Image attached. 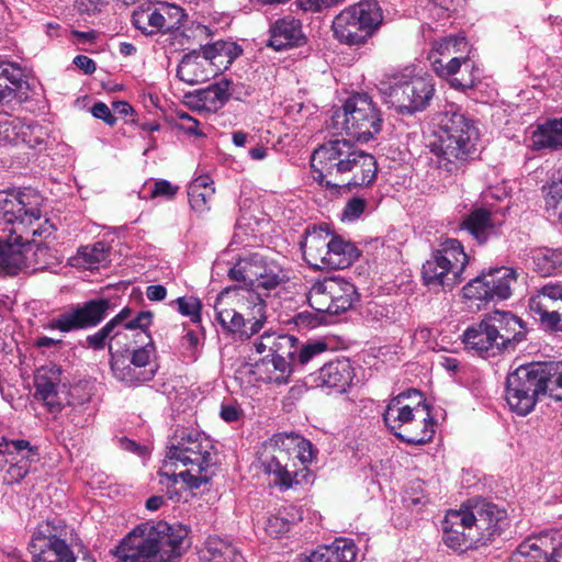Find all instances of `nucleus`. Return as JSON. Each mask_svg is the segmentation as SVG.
Listing matches in <instances>:
<instances>
[{"label": "nucleus", "mask_w": 562, "mask_h": 562, "mask_svg": "<svg viewBox=\"0 0 562 562\" xmlns=\"http://www.w3.org/2000/svg\"><path fill=\"white\" fill-rule=\"evenodd\" d=\"M43 198L38 192L26 189L19 192L0 191V226L10 234L0 239V276H15L33 266V245L24 235L47 238L54 231L49 220L42 222Z\"/></svg>", "instance_id": "1"}, {"label": "nucleus", "mask_w": 562, "mask_h": 562, "mask_svg": "<svg viewBox=\"0 0 562 562\" xmlns=\"http://www.w3.org/2000/svg\"><path fill=\"white\" fill-rule=\"evenodd\" d=\"M436 137L431 151L438 168L449 175L458 173L476 154L480 131L476 122L457 104H447L435 117Z\"/></svg>", "instance_id": "2"}, {"label": "nucleus", "mask_w": 562, "mask_h": 562, "mask_svg": "<svg viewBox=\"0 0 562 562\" xmlns=\"http://www.w3.org/2000/svg\"><path fill=\"white\" fill-rule=\"evenodd\" d=\"M215 464L212 440L204 434L182 430L176 436L166 454L165 469L161 474L173 483L179 479L189 488H199L212 476L210 469Z\"/></svg>", "instance_id": "3"}, {"label": "nucleus", "mask_w": 562, "mask_h": 562, "mask_svg": "<svg viewBox=\"0 0 562 562\" xmlns=\"http://www.w3.org/2000/svg\"><path fill=\"white\" fill-rule=\"evenodd\" d=\"M312 459V445L294 434H278L259 454L263 471L281 491L293 488L307 476L303 464Z\"/></svg>", "instance_id": "4"}, {"label": "nucleus", "mask_w": 562, "mask_h": 562, "mask_svg": "<svg viewBox=\"0 0 562 562\" xmlns=\"http://www.w3.org/2000/svg\"><path fill=\"white\" fill-rule=\"evenodd\" d=\"M216 319L222 328L247 340L267 322V305L261 294L249 289L222 291L215 301Z\"/></svg>", "instance_id": "5"}, {"label": "nucleus", "mask_w": 562, "mask_h": 562, "mask_svg": "<svg viewBox=\"0 0 562 562\" xmlns=\"http://www.w3.org/2000/svg\"><path fill=\"white\" fill-rule=\"evenodd\" d=\"M183 539V531L165 521L151 526L146 535L133 530L116 548V562H172L181 554Z\"/></svg>", "instance_id": "6"}, {"label": "nucleus", "mask_w": 562, "mask_h": 562, "mask_svg": "<svg viewBox=\"0 0 562 562\" xmlns=\"http://www.w3.org/2000/svg\"><path fill=\"white\" fill-rule=\"evenodd\" d=\"M470 52L465 37L450 35L434 42L428 59L439 77L450 78L453 88L467 90L472 89L477 79Z\"/></svg>", "instance_id": "7"}, {"label": "nucleus", "mask_w": 562, "mask_h": 562, "mask_svg": "<svg viewBox=\"0 0 562 562\" xmlns=\"http://www.w3.org/2000/svg\"><path fill=\"white\" fill-rule=\"evenodd\" d=\"M468 263L469 256L461 241L446 238L423 265V283L435 292L452 290L463 281Z\"/></svg>", "instance_id": "8"}, {"label": "nucleus", "mask_w": 562, "mask_h": 562, "mask_svg": "<svg viewBox=\"0 0 562 562\" xmlns=\"http://www.w3.org/2000/svg\"><path fill=\"white\" fill-rule=\"evenodd\" d=\"M383 119L376 104L367 93H357L346 100L331 116L333 127L358 142L367 143L382 130Z\"/></svg>", "instance_id": "9"}, {"label": "nucleus", "mask_w": 562, "mask_h": 562, "mask_svg": "<svg viewBox=\"0 0 562 562\" xmlns=\"http://www.w3.org/2000/svg\"><path fill=\"white\" fill-rule=\"evenodd\" d=\"M383 15L374 0L360 1L349 5L337 14L333 21L334 36L346 45L364 44L368 36L380 26Z\"/></svg>", "instance_id": "10"}, {"label": "nucleus", "mask_w": 562, "mask_h": 562, "mask_svg": "<svg viewBox=\"0 0 562 562\" xmlns=\"http://www.w3.org/2000/svg\"><path fill=\"white\" fill-rule=\"evenodd\" d=\"M359 148L345 138L330 139L316 148L311 157L312 177L319 186L337 191L340 184L330 178H344L352 156Z\"/></svg>", "instance_id": "11"}, {"label": "nucleus", "mask_w": 562, "mask_h": 562, "mask_svg": "<svg viewBox=\"0 0 562 562\" xmlns=\"http://www.w3.org/2000/svg\"><path fill=\"white\" fill-rule=\"evenodd\" d=\"M139 345L125 356L110 359V366L115 379L132 386L151 381L157 373L156 346L149 333L139 334Z\"/></svg>", "instance_id": "12"}, {"label": "nucleus", "mask_w": 562, "mask_h": 562, "mask_svg": "<svg viewBox=\"0 0 562 562\" xmlns=\"http://www.w3.org/2000/svg\"><path fill=\"white\" fill-rule=\"evenodd\" d=\"M34 397L45 405L47 411L57 415L65 406L82 404L85 400L77 401L75 392L78 387H70L57 364H46L38 368L34 375Z\"/></svg>", "instance_id": "13"}, {"label": "nucleus", "mask_w": 562, "mask_h": 562, "mask_svg": "<svg viewBox=\"0 0 562 562\" xmlns=\"http://www.w3.org/2000/svg\"><path fill=\"white\" fill-rule=\"evenodd\" d=\"M358 300L356 286L340 278H326L314 283L307 294L310 306L318 313L337 315Z\"/></svg>", "instance_id": "14"}, {"label": "nucleus", "mask_w": 562, "mask_h": 562, "mask_svg": "<svg viewBox=\"0 0 562 562\" xmlns=\"http://www.w3.org/2000/svg\"><path fill=\"white\" fill-rule=\"evenodd\" d=\"M431 78L415 76L394 77V82L389 87L390 103L401 114H414L425 110L434 95Z\"/></svg>", "instance_id": "15"}, {"label": "nucleus", "mask_w": 562, "mask_h": 562, "mask_svg": "<svg viewBox=\"0 0 562 562\" xmlns=\"http://www.w3.org/2000/svg\"><path fill=\"white\" fill-rule=\"evenodd\" d=\"M517 281L516 270L501 267L482 273L463 286V295L470 300H506L512 295V286Z\"/></svg>", "instance_id": "16"}, {"label": "nucleus", "mask_w": 562, "mask_h": 562, "mask_svg": "<svg viewBox=\"0 0 562 562\" xmlns=\"http://www.w3.org/2000/svg\"><path fill=\"white\" fill-rule=\"evenodd\" d=\"M464 509H467V518L471 526L470 530L476 533L477 546L492 541L507 526L506 512L495 504L477 501Z\"/></svg>", "instance_id": "17"}, {"label": "nucleus", "mask_w": 562, "mask_h": 562, "mask_svg": "<svg viewBox=\"0 0 562 562\" xmlns=\"http://www.w3.org/2000/svg\"><path fill=\"white\" fill-rule=\"evenodd\" d=\"M110 310L111 303L109 300H91L53 318L48 324V328L68 333L93 327L105 318Z\"/></svg>", "instance_id": "18"}, {"label": "nucleus", "mask_w": 562, "mask_h": 562, "mask_svg": "<svg viewBox=\"0 0 562 562\" xmlns=\"http://www.w3.org/2000/svg\"><path fill=\"white\" fill-rule=\"evenodd\" d=\"M509 562H562V532L531 537L520 543Z\"/></svg>", "instance_id": "19"}, {"label": "nucleus", "mask_w": 562, "mask_h": 562, "mask_svg": "<svg viewBox=\"0 0 562 562\" xmlns=\"http://www.w3.org/2000/svg\"><path fill=\"white\" fill-rule=\"evenodd\" d=\"M184 13L178 5H166L161 9H142L133 14V24L142 33L151 35L158 32H167L179 29Z\"/></svg>", "instance_id": "20"}, {"label": "nucleus", "mask_w": 562, "mask_h": 562, "mask_svg": "<svg viewBox=\"0 0 562 562\" xmlns=\"http://www.w3.org/2000/svg\"><path fill=\"white\" fill-rule=\"evenodd\" d=\"M415 403V414L405 426L397 432L396 437L402 441L422 446L429 442L435 435V422L431 417L428 406L423 403V395L418 391H413Z\"/></svg>", "instance_id": "21"}, {"label": "nucleus", "mask_w": 562, "mask_h": 562, "mask_svg": "<svg viewBox=\"0 0 562 562\" xmlns=\"http://www.w3.org/2000/svg\"><path fill=\"white\" fill-rule=\"evenodd\" d=\"M471 526L467 518V509L449 510L442 521L445 543L459 551H465L477 547L476 533L470 530Z\"/></svg>", "instance_id": "22"}, {"label": "nucleus", "mask_w": 562, "mask_h": 562, "mask_svg": "<svg viewBox=\"0 0 562 562\" xmlns=\"http://www.w3.org/2000/svg\"><path fill=\"white\" fill-rule=\"evenodd\" d=\"M462 341L467 349L482 358L495 357L503 351L496 330L492 328L486 316L464 330Z\"/></svg>", "instance_id": "23"}, {"label": "nucleus", "mask_w": 562, "mask_h": 562, "mask_svg": "<svg viewBox=\"0 0 562 562\" xmlns=\"http://www.w3.org/2000/svg\"><path fill=\"white\" fill-rule=\"evenodd\" d=\"M269 34L267 46L274 50L299 47L306 42L301 21L293 16L276 20L270 24Z\"/></svg>", "instance_id": "24"}, {"label": "nucleus", "mask_w": 562, "mask_h": 562, "mask_svg": "<svg viewBox=\"0 0 562 562\" xmlns=\"http://www.w3.org/2000/svg\"><path fill=\"white\" fill-rule=\"evenodd\" d=\"M331 241L333 235L328 229L322 227L307 228L301 244L306 262L315 269H326Z\"/></svg>", "instance_id": "25"}, {"label": "nucleus", "mask_w": 562, "mask_h": 562, "mask_svg": "<svg viewBox=\"0 0 562 562\" xmlns=\"http://www.w3.org/2000/svg\"><path fill=\"white\" fill-rule=\"evenodd\" d=\"M501 222L485 207H475L467 214L460 228L468 232L479 244L484 245L499 233Z\"/></svg>", "instance_id": "26"}, {"label": "nucleus", "mask_w": 562, "mask_h": 562, "mask_svg": "<svg viewBox=\"0 0 562 562\" xmlns=\"http://www.w3.org/2000/svg\"><path fill=\"white\" fill-rule=\"evenodd\" d=\"M502 350L514 349L525 338L522 321L510 312L494 311L486 315Z\"/></svg>", "instance_id": "27"}, {"label": "nucleus", "mask_w": 562, "mask_h": 562, "mask_svg": "<svg viewBox=\"0 0 562 562\" xmlns=\"http://www.w3.org/2000/svg\"><path fill=\"white\" fill-rule=\"evenodd\" d=\"M30 552L34 562H64L72 551L64 539L38 531L32 537Z\"/></svg>", "instance_id": "28"}, {"label": "nucleus", "mask_w": 562, "mask_h": 562, "mask_svg": "<svg viewBox=\"0 0 562 562\" xmlns=\"http://www.w3.org/2000/svg\"><path fill=\"white\" fill-rule=\"evenodd\" d=\"M355 376V370L349 359L337 358L326 362L316 373L314 381L317 386L336 389L346 392Z\"/></svg>", "instance_id": "29"}, {"label": "nucleus", "mask_w": 562, "mask_h": 562, "mask_svg": "<svg viewBox=\"0 0 562 562\" xmlns=\"http://www.w3.org/2000/svg\"><path fill=\"white\" fill-rule=\"evenodd\" d=\"M414 390L400 393L392 397L383 413L385 426L396 436L408 419L415 414Z\"/></svg>", "instance_id": "30"}, {"label": "nucleus", "mask_w": 562, "mask_h": 562, "mask_svg": "<svg viewBox=\"0 0 562 562\" xmlns=\"http://www.w3.org/2000/svg\"><path fill=\"white\" fill-rule=\"evenodd\" d=\"M378 172V166L375 158L363 151L359 150L346 169V176L339 178L341 187H362L371 184Z\"/></svg>", "instance_id": "31"}, {"label": "nucleus", "mask_w": 562, "mask_h": 562, "mask_svg": "<svg viewBox=\"0 0 562 562\" xmlns=\"http://www.w3.org/2000/svg\"><path fill=\"white\" fill-rule=\"evenodd\" d=\"M258 353L269 352V356L294 360L297 352V338L289 334L265 333L255 342Z\"/></svg>", "instance_id": "32"}, {"label": "nucleus", "mask_w": 562, "mask_h": 562, "mask_svg": "<svg viewBox=\"0 0 562 562\" xmlns=\"http://www.w3.org/2000/svg\"><path fill=\"white\" fill-rule=\"evenodd\" d=\"M25 74L20 65L12 61H0V103L9 104L19 98L23 86Z\"/></svg>", "instance_id": "33"}, {"label": "nucleus", "mask_w": 562, "mask_h": 562, "mask_svg": "<svg viewBox=\"0 0 562 562\" xmlns=\"http://www.w3.org/2000/svg\"><path fill=\"white\" fill-rule=\"evenodd\" d=\"M356 557L353 542L338 539L329 546L318 547L311 554L300 558L297 562H353Z\"/></svg>", "instance_id": "34"}, {"label": "nucleus", "mask_w": 562, "mask_h": 562, "mask_svg": "<svg viewBox=\"0 0 562 562\" xmlns=\"http://www.w3.org/2000/svg\"><path fill=\"white\" fill-rule=\"evenodd\" d=\"M524 259L540 276L548 277L562 267V248H532L525 254Z\"/></svg>", "instance_id": "35"}, {"label": "nucleus", "mask_w": 562, "mask_h": 562, "mask_svg": "<svg viewBox=\"0 0 562 562\" xmlns=\"http://www.w3.org/2000/svg\"><path fill=\"white\" fill-rule=\"evenodd\" d=\"M265 271V259L258 254L240 258L228 271V277L237 282H243L244 289L254 290L258 277Z\"/></svg>", "instance_id": "36"}, {"label": "nucleus", "mask_w": 562, "mask_h": 562, "mask_svg": "<svg viewBox=\"0 0 562 562\" xmlns=\"http://www.w3.org/2000/svg\"><path fill=\"white\" fill-rule=\"evenodd\" d=\"M541 394L562 401V361L536 363Z\"/></svg>", "instance_id": "37"}, {"label": "nucleus", "mask_w": 562, "mask_h": 562, "mask_svg": "<svg viewBox=\"0 0 562 562\" xmlns=\"http://www.w3.org/2000/svg\"><path fill=\"white\" fill-rule=\"evenodd\" d=\"M149 333L147 328H112L110 335V344H108V349L111 359L116 358V356H125V353H131V351L135 350L134 346L139 345V334Z\"/></svg>", "instance_id": "38"}, {"label": "nucleus", "mask_w": 562, "mask_h": 562, "mask_svg": "<svg viewBox=\"0 0 562 562\" xmlns=\"http://www.w3.org/2000/svg\"><path fill=\"white\" fill-rule=\"evenodd\" d=\"M359 255L358 248L352 243L345 240L340 236L333 235L326 269H345L349 267Z\"/></svg>", "instance_id": "39"}, {"label": "nucleus", "mask_w": 562, "mask_h": 562, "mask_svg": "<svg viewBox=\"0 0 562 562\" xmlns=\"http://www.w3.org/2000/svg\"><path fill=\"white\" fill-rule=\"evenodd\" d=\"M555 304V301H551L540 290L529 300L530 311L539 315L541 323L550 329L558 330V326L561 323V308H554Z\"/></svg>", "instance_id": "40"}, {"label": "nucleus", "mask_w": 562, "mask_h": 562, "mask_svg": "<svg viewBox=\"0 0 562 562\" xmlns=\"http://www.w3.org/2000/svg\"><path fill=\"white\" fill-rule=\"evenodd\" d=\"M506 383L522 389L528 393H533L537 400L541 395L538 369L535 362L520 366L510 372L507 375Z\"/></svg>", "instance_id": "41"}, {"label": "nucleus", "mask_w": 562, "mask_h": 562, "mask_svg": "<svg viewBox=\"0 0 562 562\" xmlns=\"http://www.w3.org/2000/svg\"><path fill=\"white\" fill-rule=\"evenodd\" d=\"M532 147L536 149L562 147V117L548 121L532 133Z\"/></svg>", "instance_id": "42"}, {"label": "nucleus", "mask_w": 562, "mask_h": 562, "mask_svg": "<svg viewBox=\"0 0 562 562\" xmlns=\"http://www.w3.org/2000/svg\"><path fill=\"white\" fill-rule=\"evenodd\" d=\"M209 176L195 178L188 188L189 203L198 213H203L210 209L209 202L214 195V188Z\"/></svg>", "instance_id": "43"}, {"label": "nucleus", "mask_w": 562, "mask_h": 562, "mask_svg": "<svg viewBox=\"0 0 562 562\" xmlns=\"http://www.w3.org/2000/svg\"><path fill=\"white\" fill-rule=\"evenodd\" d=\"M243 53L239 45L234 42L217 41L202 47V54L205 60L215 63L218 58H225V64H232ZM224 64V60H220Z\"/></svg>", "instance_id": "44"}, {"label": "nucleus", "mask_w": 562, "mask_h": 562, "mask_svg": "<svg viewBox=\"0 0 562 562\" xmlns=\"http://www.w3.org/2000/svg\"><path fill=\"white\" fill-rule=\"evenodd\" d=\"M505 398L510 411L519 416H526L531 413L538 401L533 393H528L508 383H506Z\"/></svg>", "instance_id": "45"}, {"label": "nucleus", "mask_w": 562, "mask_h": 562, "mask_svg": "<svg viewBox=\"0 0 562 562\" xmlns=\"http://www.w3.org/2000/svg\"><path fill=\"white\" fill-rule=\"evenodd\" d=\"M133 310L124 307L108 324L111 328H148L153 323V313L149 311H142L135 317H132Z\"/></svg>", "instance_id": "46"}, {"label": "nucleus", "mask_w": 562, "mask_h": 562, "mask_svg": "<svg viewBox=\"0 0 562 562\" xmlns=\"http://www.w3.org/2000/svg\"><path fill=\"white\" fill-rule=\"evenodd\" d=\"M109 250L104 243L98 241L91 246L80 247L77 251L75 260L76 265L88 269H97L100 265L108 260Z\"/></svg>", "instance_id": "47"}, {"label": "nucleus", "mask_w": 562, "mask_h": 562, "mask_svg": "<svg viewBox=\"0 0 562 562\" xmlns=\"http://www.w3.org/2000/svg\"><path fill=\"white\" fill-rule=\"evenodd\" d=\"M270 357V359L266 357V359L262 360V364L269 373L266 380L276 384L286 383L293 368L296 367L294 360L276 356Z\"/></svg>", "instance_id": "48"}, {"label": "nucleus", "mask_w": 562, "mask_h": 562, "mask_svg": "<svg viewBox=\"0 0 562 562\" xmlns=\"http://www.w3.org/2000/svg\"><path fill=\"white\" fill-rule=\"evenodd\" d=\"M177 76L180 80L189 85H196L205 79L201 70L199 54L195 50L183 56L178 65Z\"/></svg>", "instance_id": "49"}, {"label": "nucleus", "mask_w": 562, "mask_h": 562, "mask_svg": "<svg viewBox=\"0 0 562 562\" xmlns=\"http://www.w3.org/2000/svg\"><path fill=\"white\" fill-rule=\"evenodd\" d=\"M205 551L212 562H236L238 558L236 548L218 537H210L206 540Z\"/></svg>", "instance_id": "50"}, {"label": "nucleus", "mask_w": 562, "mask_h": 562, "mask_svg": "<svg viewBox=\"0 0 562 562\" xmlns=\"http://www.w3.org/2000/svg\"><path fill=\"white\" fill-rule=\"evenodd\" d=\"M229 81L221 80L211 85L202 92V100L212 110L222 108L229 99Z\"/></svg>", "instance_id": "51"}, {"label": "nucleus", "mask_w": 562, "mask_h": 562, "mask_svg": "<svg viewBox=\"0 0 562 562\" xmlns=\"http://www.w3.org/2000/svg\"><path fill=\"white\" fill-rule=\"evenodd\" d=\"M284 280L282 269L276 265H269L265 260V271L261 272V277H258L254 291L258 290L271 291L276 289Z\"/></svg>", "instance_id": "52"}, {"label": "nucleus", "mask_w": 562, "mask_h": 562, "mask_svg": "<svg viewBox=\"0 0 562 562\" xmlns=\"http://www.w3.org/2000/svg\"><path fill=\"white\" fill-rule=\"evenodd\" d=\"M327 350V344L321 340L300 344L297 340V352L294 358L295 366H304L314 358Z\"/></svg>", "instance_id": "53"}, {"label": "nucleus", "mask_w": 562, "mask_h": 562, "mask_svg": "<svg viewBox=\"0 0 562 562\" xmlns=\"http://www.w3.org/2000/svg\"><path fill=\"white\" fill-rule=\"evenodd\" d=\"M22 121L19 119H0V147L19 144V128Z\"/></svg>", "instance_id": "54"}, {"label": "nucleus", "mask_w": 562, "mask_h": 562, "mask_svg": "<svg viewBox=\"0 0 562 562\" xmlns=\"http://www.w3.org/2000/svg\"><path fill=\"white\" fill-rule=\"evenodd\" d=\"M46 132L38 124H25L19 128V144L24 143L30 148L42 145L45 140Z\"/></svg>", "instance_id": "55"}, {"label": "nucleus", "mask_w": 562, "mask_h": 562, "mask_svg": "<svg viewBox=\"0 0 562 562\" xmlns=\"http://www.w3.org/2000/svg\"><path fill=\"white\" fill-rule=\"evenodd\" d=\"M173 303L178 305V311L182 315L190 317L193 323L201 322L202 304L199 299L193 296L178 297Z\"/></svg>", "instance_id": "56"}, {"label": "nucleus", "mask_w": 562, "mask_h": 562, "mask_svg": "<svg viewBox=\"0 0 562 562\" xmlns=\"http://www.w3.org/2000/svg\"><path fill=\"white\" fill-rule=\"evenodd\" d=\"M199 126V121L186 112H179L173 122L175 130L182 132L189 136H202L203 133Z\"/></svg>", "instance_id": "57"}, {"label": "nucleus", "mask_w": 562, "mask_h": 562, "mask_svg": "<svg viewBox=\"0 0 562 562\" xmlns=\"http://www.w3.org/2000/svg\"><path fill=\"white\" fill-rule=\"evenodd\" d=\"M26 450L27 451V458L37 456V449L35 447H32L30 441L24 439H18V440H9L4 437L1 438L0 441V453H7V454H13L19 453Z\"/></svg>", "instance_id": "58"}, {"label": "nucleus", "mask_w": 562, "mask_h": 562, "mask_svg": "<svg viewBox=\"0 0 562 562\" xmlns=\"http://www.w3.org/2000/svg\"><path fill=\"white\" fill-rule=\"evenodd\" d=\"M366 207H367L366 199H362L359 196H355V198L350 199L344 207L342 220H347L350 222L358 220L364 212Z\"/></svg>", "instance_id": "59"}, {"label": "nucleus", "mask_w": 562, "mask_h": 562, "mask_svg": "<svg viewBox=\"0 0 562 562\" xmlns=\"http://www.w3.org/2000/svg\"><path fill=\"white\" fill-rule=\"evenodd\" d=\"M111 331H112V328L106 323L97 333H94L93 335H89L87 337V339H86L87 346L94 350L103 349L108 344H110Z\"/></svg>", "instance_id": "60"}, {"label": "nucleus", "mask_w": 562, "mask_h": 562, "mask_svg": "<svg viewBox=\"0 0 562 562\" xmlns=\"http://www.w3.org/2000/svg\"><path fill=\"white\" fill-rule=\"evenodd\" d=\"M178 190H179L178 186H173L169 181L162 179V180H158L154 183V187L150 191L149 196L151 199L164 198V199L170 200L177 194Z\"/></svg>", "instance_id": "61"}, {"label": "nucleus", "mask_w": 562, "mask_h": 562, "mask_svg": "<svg viewBox=\"0 0 562 562\" xmlns=\"http://www.w3.org/2000/svg\"><path fill=\"white\" fill-rule=\"evenodd\" d=\"M290 529V524L282 517L272 516L268 519L266 530L270 536L279 537L282 533L288 532Z\"/></svg>", "instance_id": "62"}, {"label": "nucleus", "mask_w": 562, "mask_h": 562, "mask_svg": "<svg viewBox=\"0 0 562 562\" xmlns=\"http://www.w3.org/2000/svg\"><path fill=\"white\" fill-rule=\"evenodd\" d=\"M91 113L94 117L103 120L109 125H113L115 123V117L112 115L109 106L103 102H97L92 106Z\"/></svg>", "instance_id": "63"}, {"label": "nucleus", "mask_w": 562, "mask_h": 562, "mask_svg": "<svg viewBox=\"0 0 562 562\" xmlns=\"http://www.w3.org/2000/svg\"><path fill=\"white\" fill-rule=\"evenodd\" d=\"M551 301L561 302L562 304V283L549 282L539 289Z\"/></svg>", "instance_id": "64"}]
</instances>
